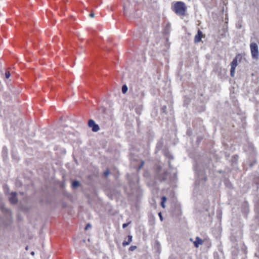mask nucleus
I'll use <instances>...</instances> for the list:
<instances>
[{
	"mask_svg": "<svg viewBox=\"0 0 259 259\" xmlns=\"http://www.w3.org/2000/svg\"><path fill=\"white\" fill-rule=\"evenodd\" d=\"M196 176L199 181L205 182L207 181V176L205 173V167L201 164H197L194 166Z\"/></svg>",
	"mask_w": 259,
	"mask_h": 259,
	"instance_id": "f257e3e1",
	"label": "nucleus"
},
{
	"mask_svg": "<svg viewBox=\"0 0 259 259\" xmlns=\"http://www.w3.org/2000/svg\"><path fill=\"white\" fill-rule=\"evenodd\" d=\"M187 8L184 3L182 2H177L173 7L174 11L178 15L183 16L185 15Z\"/></svg>",
	"mask_w": 259,
	"mask_h": 259,
	"instance_id": "f03ea898",
	"label": "nucleus"
},
{
	"mask_svg": "<svg viewBox=\"0 0 259 259\" xmlns=\"http://www.w3.org/2000/svg\"><path fill=\"white\" fill-rule=\"evenodd\" d=\"M168 176L169 173L166 171L157 172L155 176V182L162 183V182H165L167 180Z\"/></svg>",
	"mask_w": 259,
	"mask_h": 259,
	"instance_id": "7ed1b4c3",
	"label": "nucleus"
},
{
	"mask_svg": "<svg viewBox=\"0 0 259 259\" xmlns=\"http://www.w3.org/2000/svg\"><path fill=\"white\" fill-rule=\"evenodd\" d=\"M251 57L253 59L258 60L259 58V51L258 45L255 42H251L250 45Z\"/></svg>",
	"mask_w": 259,
	"mask_h": 259,
	"instance_id": "20e7f679",
	"label": "nucleus"
},
{
	"mask_svg": "<svg viewBox=\"0 0 259 259\" xmlns=\"http://www.w3.org/2000/svg\"><path fill=\"white\" fill-rule=\"evenodd\" d=\"M250 155L249 157V166L250 167H252L256 163V160L254 159V157L256 155V151L253 148H251V152L250 153Z\"/></svg>",
	"mask_w": 259,
	"mask_h": 259,
	"instance_id": "39448f33",
	"label": "nucleus"
},
{
	"mask_svg": "<svg viewBox=\"0 0 259 259\" xmlns=\"http://www.w3.org/2000/svg\"><path fill=\"white\" fill-rule=\"evenodd\" d=\"M88 126L92 128V130L94 132H97L100 130L99 125L96 124L93 119H89L88 121Z\"/></svg>",
	"mask_w": 259,
	"mask_h": 259,
	"instance_id": "423d86ee",
	"label": "nucleus"
},
{
	"mask_svg": "<svg viewBox=\"0 0 259 259\" xmlns=\"http://www.w3.org/2000/svg\"><path fill=\"white\" fill-rule=\"evenodd\" d=\"M0 209L1 211L7 216H11L12 215V212L11 209L8 208L6 205L1 203L0 204Z\"/></svg>",
	"mask_w": 259,
	"mask_h": 259,
	"instance_id": "0eeeda50",
	"label": "nucleus"
},
{
	"mask_svg": "<svg viewBox=\"0 0 259 259\" xmlns=\"http://www.w3.org/2000/svg\"><path fill=\"white\" fill-rule=\"evenodd\" d=\"M10 197L9 198V200L10 203L12 204H16L18 203V200L17 197V193L16 192H12L10 193Z\"/></svg>",
	"mask_w": 259,
	"mask_h": 259,
	"instance_id": "6e6552de",
	"label": "nucleus"
},
{
	"mask_svg": "<svg viewBox=\"0 0 259 259\" xmlns=\"http://www.w3.org/2000/svg\"><path fill=\"white\" fill-rule=\"evenodd\" d=\"M21 91V90L20 88L16 89L15 87H12L11 88V92L12 93L11 96H19Z\"/></svg>",
	"mask_w": 259,
	"mask_h": 259,
	"instance_id": "1a4fd4ad",
	"label": "nucleus"
},
{
	"mask_svg": "<svg viewBox=\"0 0 259 259\" xmlns=\"http://www.w3.org/2000/svg\"><path fill=\"white\" fill-rule=\"evenodd\" d=\"M203 244V240L199 237H196L195 241L194 242V246L198 248L200 245Z\"/></svg>",
	"mask_w": 259,
	"mask_h": 259,
	"instance_id": "9d476101",
	"label": "nucleus"
},
{
	"mask_svg": "<svg viewBox=\"0 0 259 259\" xmlns=\"http://www.w3.org/2000/svg\"><path fill=\"white\" fill-rule=\"evenodd\" d=\"M202 37V33L200 30H198L197 34L195 36V42H199L201 41Z\"/></svg>",
	"mask_w": 259,
	"mask_h": 259,
	"instance_id": "9b49d317",
	"label": "nucleus"
},
{
	"mask_svg": "<svg viewBox=\"0 0 259 259\" xmlns=\"http://www.w3.org/2000/svg\"><path fill=\"white\" fill-rule=\"evenodd\" d=\"M133 236L132 235H129L127 236V240H124L122 242V245L123 246H126L129 245L131 242L132 241Z\"/></svg>",
	"mask_w": 259,
	"mask_h": 259,
	"instance_id": "f8f14e48",
	"label": "nucleus"
},
{
	"mask_svg": "<svg viewBox=\"0 0 259 259\" xmlns=\"http://www.w3.org/2000/svg\"><path fill=\"white\" fill-rule=\"evenodd\" d=\"M237 64L238 61L237 58L234 59L231 63V68L235 69L236 66H237Z\"/></svg>",
	"mask_w": 259,
	"mask_h": 259,
	"instance_id": "ddd939ff",
	"label": "nucleus"
},
{
	"mask_svg": "<svg viewBox=\"0 0 259 259\" xmlns=\"http://www.w3.org/2000/svg\"><path fill=\"white\" fill-rule=\"evenodd\" d=\"M253 184L256 185L257 190L259 188V177L256 176L254 178Z\"/></svg>",
	"mask_w": 259,
	"mask_h": 259,
	"instance_id": "4468645a",
	"label": "nucleus"
},
{
	"mask_svg": "<svg viewBox=\"0 0 259 259\" xmlns=\"http://www.w3.org/2000/svg\"><path fill=\"white\" fill-rule=\"evenodd\" d=\"M71 186L73 188H77L80 186V182L77 180L73 181Z\"/></svg>",
	"mask_w": 259,
	"mask_h": 259,
	"instance_id": "2eb2a0df",
	"label": "nucleus"
},
{
	"mask_svg": "<svg viewBox=\"0 0 259 259\" xmlns=\"http://www.w3.org/2000/svg\"><path fill=\"white\" fill-rule=\"evenodd\" d=\"M167 200V198L165 196H162L161 197V206L163 208H164L165 206V204H164V203L165 202V201H166Z\"/></svg>",
	"mask_w": 259,
	"mask_h": 259,
	"instance_id": "dca6fc26",
	"label": "nucleus"
},
{
	"mask_svg": "<svg viewBox=\"0 0 259 259\" xmlns=\"http://www.w3.org/2000/svg\"><path fill=\"white\" fill-rule=\"evenodd\" d=\"M3 187H4V190L5 193L6 194H9L10 195V193H9L10 189H9V186L7 185H5Z\"/></svg>",
	"mask_w": 259,
	"mask_h": 259,
	"instance_id": "f3484780",
	"label": "nucleus"
},
{
	"mask_svg": "<svg viewBox=\"0 0 259 259\" xmlns=\"http://www.w3.org/2000/svg\"><path fill=\"white\" fill-rule=\"evenodd\" d=\"M127 90H128V87H127V85H126V84L123 85L122 87V89H121L122 93L123 94H125L127 92Z\"/></svg>",
	"mask_w": 259,
	"mask_h": 259,
	"instance_id": "a211bd4d",
	"label": "nucleus"
},
{
	"mask_svg": "<svg viewBox=\"0 0 259 259\" xmlns=\"http://www.w3.org/2000/svg\"><path fill=\"white\" fill-rule=\"evenodd\" d=\"M235 73V69H231L230 70V74L232 77H234Z\"/></svg>",
	"mask_w": 259,
	"mask_h": 259,
	"instance_id": "6ab92c4d",
	"label": "nucleus"
},
{
	"mask_svg": "<svg viewBox=\"0 0 259 259\" xmlns=\"http://www.w3.org/2000/svg\"><path fill=\"white\" fill-rule=\"evenodd\" d=\"M137 248V246H135V245H132L131 246H130V247L129 248V250L130 251H134L135 250L136 248Z\"/></svg>",
	"mask_w": 259,
	"mask_h": 259,
	"instance_id": "aec40b11",
	"label": "nucleus"
},
{
	"mask_svg": "<svg viewBox=\"0 0 259 259\" xmlns=\"http://www.w3.org/2000/svg\"><path fill=\"white\" fill-rule=\"evenodd\" d=\"M8 149L6 146L4 147L3 148V154H7Z\"/></svg>",
	"mask_w": 259,
	"mask_h": 259,
	"instance_id": "412c9836",
	"label": "nucleus"
},
{
	"mask_svg": "<svg viewBox=\"0 0 259 259\" xmlns=\"http://www.w3.org/2000/svg\"><path fill=\"white\" fill-rule=\"evenodd\" d=\"M5 75H6V77L7 78H9L11 75L10 72L9 71L6 72L5 73Z\"/></svg>",
	"mask_w": 259,
	"mask_h": 259,
	"instance_id": "4be33fe9",
	"label": "nucleus"
},
{
	"mask_svg": "<svg viewBox=\"0 0 259 259\" xmlns=\"http://www.w3.org/2000/svg\"><path fill=\"white\" fill-rule=\"evenodd\" d=\"M91 225L90 223H88V224L86 225V226H85V227L84 229H85V230H88V229H89V228H91Z\"/></svg>",
	"mask_w": 259,
	"mask_h": 259,
	"instance_id": "5701e85b",
	"label": "nucleus"
},
{
	"mask_svg": "<svg viewBox=\"0 0 259 259\" xmlns=\"http://www.w3.org/2000/svg\"><path fill=\"white\" fill-rule=\"evenodd\" d=\"M104 175H105V176H108L109 175V174H110V171H109V170L108 169H107V170L104 172Z\"/></svg>",
	"mask_w": 259,
	"mask_h": 259,
	"instance_id": "b1692460",
	"label": "nucleus"
},
{
	"mask_svg": "<svg viewBox=\"0 0 259 259\" xmlns=\"http://www.w3.org/2000/svg\"><path fill=\"white\" fill-rule=\"evenodd\" d=\"M130 224V223H124L122 225V228L123 229L125 228L128 225V224Z\"/></svg>",
	"mask_w": 259,
	"mask_h": 259,
	"instance_id": "393cba45",
	"label": "nucleus"
},
{
	"mask_svg": "<svg viewBox=\"0 0 259 259\" xmlns=\"http://www.w3.org/2000/svg\"><path fill=\"white\" fill-rule=\"evenodd\" d=\"M158 215H159V217L160 218V220L161 221H163V217H162V214H161V212L158 213Z\"/></svg>",
	"mask_w": 259,
	"mask_h": 259,
	"instance_id": "a878e982",
	"label": "nucleus"
},
{
	"mask_svg": "<svg viewBox=\"0 0 259 259\" xmlns=\"http://www.w3.org/2000/svg\"><path fill=\"white\" fill-rule=\"evenodd\" d=\"M144 164V161H142L141 165L139 166V168H141L143 166Z\"/></svg>",
	"mask_w": 259,
	"mask_h": 259,
	"instance_id": "bb28decb",
	"label": "nucleus"
},
{
	"mask_svg": "<svg viewBox=\"0 0 259 259\" xmlns=\"http://www.w3.org/2000/svg\"><path fill=\"white\" fill-rule=\"evenodd\" d=\"M90 16L92 18H93L95 17V14L93 13H92L90 14Z\"/></svg>",
	"mask_w": 259,
	"mask_h": 259,
	"instance_id": "cd10ccee",
	"label": "nucleus"
},
{
	"mask_svg": "<svg viewBox=\"0 0 259 259\" xmlns=\"http://www.w3.org/2000/svg\"><path fill=\"white\" fill-rule=\"evenodd\" d=\"M156 245H157L158 247H159L160 246V243L159 241H156Z\"/></svg>",
	"mask_w": 259,
	"mask_h": 259,
	"instance_id": "c85d7f7f",
	"label": "nucleus"
},
{
	"mask_svg": "<svg viewBox=\"0 0 259 259\" xmlns=\"http://www.w3.org/2000/svg\"><path fill=\"white\" fill-rule=\"evenodd\" d=\"M218 172H219L220 174H223L224 172V171L222 170H218Z\"/></svg>",
	"mask_w": 259,
	"mask_h": 259,
	"instance_id": "c756f323",
	"label": "nucleus"
},
{
	"mask_svg": "<svg viewBox=\"0 0 259 259\" xmlns=\"http://www.w3.org/2000/svg\"><path fill=\"white\" fill-rule=\"evenodd\" d=\"M166 108V106H163V107H162V110H163V111H164V110H165V109Z\"/></svg>",
	"mask_w": 259,
	"mask_h": 259,
	"instance_id": "7c9ffc66",
	"label": "nucleus"
},
{
	"mask_svg": "<svg viewBox=\"0 0 259 259\" xmlns=\"http://www.w3.org/2000/svg\"><path fill=\"white\" fill-rule=\"evenodd\" d=\"M34 253H34V251H32V252H31V255H34Z\"/></svg>",
	"mask_w": 259,
	"mask_h": 259,
	"instance_id": "2f4dec72",
	"label": "nucleus"
},
{
	"mask_svg": "<svg viewBox=\"0 0 259 259\" xmlns=\"http://www.w3.org/2000/svg\"><path fill=\"white\" fill-rule=\"evenodd\" d=\"M201 140V138H198L197 141L200 142Z\"/></svg>",
	"mask_w": 259,
	"mask_h": 259,
	"instance_id": "473e14b6",
	"label": "nucleus"
},
{
	"mask_svg": "<svg viewBox=\"0 0 259 259\" xmlns=\"http://www.w3.org/2000/svg\"><path fill=\"white\" fill-rule=\"evenodd\" d=\"M170 158H171V159H174V157L172 156L170 157Z\"/></svg>",
	"mask_w": 259,
	"mask_h": 259,
	"instance_id": "72a5a7b5",
	"label": "nucleus"
},
{
	"mask_svg": "<svg viewBox=\"0 0 259 259\" xmlns=\"http://www.w3.org/2000/svg\"><path fill=\"white\" fill-rule=\"evenodd\" d=\"M26 249H28V246L26 247Z\"/></svg>",
	"mask_w": 259,
	"mask_h": 259,
	"instance_id": "f704fd0d",
	"label": "nucleus"
}]
</instances>
